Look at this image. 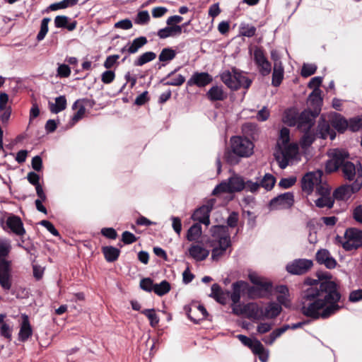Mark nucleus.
Listing matches in <instances>:
<instances>
[{
	"mask_svg": "<svg viewBox=\"0 0 362 362\" xmlns=\"http://www.w3.org/2000/svg\"><path fill=\"white\" fill-rule=\"evenodd\" d=\"M218 246L211 251V259L214 261H218L226 253V250L230 247L231 242L230 236L221 237L218 242Z\"/></svg>",
	"mask_w": 362,
	"mask_h": 362,
	"instance_id": "aec40b11",
	"label": "nucleus"
},
{
	"mask_svg": "<svg viewBox=\"0 0 362 362\" xmlns=\"http://www.w3.org/2000/svg\"><path fill=\"white\" fill-rule=\"evenodd\" d=\"M293 192H285L272 199L269 203L270 210H283L291 208L294 204Z\"/></svg>",
	"mask_w": 362,
	"mask_h": 362,
	"instance_id": "1a4fd4ad",
	"label": "nucleus"
},
{
	"mask_svg": "<svg viewBox=\"0 0 362 362\" xmlns=\"http://www.w3.org/2000/svg\"><path fill=\"white\" fill-rule=\"evenodd\" d=\"M318 279L306 278L304 285L308 286L301 295L303 315L313 320L328 319L339 312L341 295L338 285L330 280L329 274L317 275Z\"/></svg>",
	"mask_w": 362,
	"mask_h": 362,
	"instance_id": "f257e3e1",
	"label": "nucleus"
},
{
	"mask_svg": "<svg viewBox=\"0 0 362 362\" xmlns=\"http://www.w3.org/2000/svg\"><path fill=\"white\" fill-rule=\"evenodd\" d=\"M317 70V66L313 64H304L302 66L300 74L303 77L307 78L313 75Z\"/></svg>",
	"mask_w": 362,
	"mask_h": 362,
	"instance_id": "6e6d98bb",
	"label": "nucleus"
},
{
	"mask_svg": "<svg viewBox=\"0 0 362 362\" xmlns=\"http://www.w3.org/2000/svg\"><path fill=\"white\" fill-rule=\"evenodd\" d=\"M137 240V238L129 231H124L122 235V241L126 244L129 245Z\"/></svg>",
	"mask_w": 362,
	"mask_h": 362,
	"instance_id": "774afa93",
	"label": "nucleus"
},
{
	"mask_svg": "<svg viewBox=\"0 0 362 362\" xmlns=\"http://www.w3.org/2000/svg\"><path fill=\"white\" fill-rule=\"evenodd\" d=\"M21 317L22 322L18 333V340L21 342H25L33 335V329L28 316L23 314Z\"/></svg>",
	"mask_w": 362,
	"mask_h": 362,
	"instance_id": "5701e85b",
	"label": "nucleus"
},
{
	"mask_svg": "<svg viewBox=\"0 0 362 362\" xmlns=\"http://www.w3.org/2000/svg\"><path fill=\"white\" fill-rule=\"evenodd\" d=\"M83 104L84 107H89L90 108L93 107V106L95 105V102L94 100L88 99V98H83V99H78L74 102V103L72 105L73 110H76L78 105Z\"/></svg>",
	"mask_w": 362,
	"mask_h": 362,
	"instance_id": "e2e57ef3",
	"label": "nucleus"
},
{
	"mask_svg": "<svg viewBox=\"0 0 362 362\" xmlns=\"http://www.w3.org/2000/svg\"><path fill=\"white\" fill-rule=\"evenodd\" d=\"M185 82V77L181 74L166 81L164 84L167 86H180Z\"/></svg>",
	"mask_w": 362,
	"mask_h": 362,
	"instance_id": "69168bd1",
	"label": "nucleus"
},
{
	"mask_svg": "<svg viewBox=\"0 0 362 362\" xmlns=\"http://www.w3.org/2000/svg\"><path fill=\"white\" fill-rule=\"evenodd\" d=\"M230 291H223L218 284H214L211 286V297L214 298L218 303L226 305L230 298Z\"/></svg>",
	"mask_w": 362,
	"mask_h": 362,
	"instance_id": "bb28decb",
	"label": "nucleus"
},
{
	"mask_svg": "<svg viewBox=\"0 0 362 362\" xmlns=\"http://www.w3.org/2000/svg\"><path fill=\"white\" fill-rule=\"evenodd\" d=\"M202 234V226L200 223L193 224L187 230L186 238L189 241L199 243V239Z\"/></svg>",
	"mask_w": 362,
	"mask_h": 362,
	"instance_id": "e433bc0d",
	"label": "nucleus"
},
{
	"mask_svg": "<svg viewBox=\"0 0 362 362\" xmlns=\"http://www.w3.org/2000/svg\"><path fill=\"white\" fill-rule=\"evenodd\" d=\"M362 187V175L358 172V176L352 184L342 185L334 189L333 192V198L337 200H346L351 196L358 192Z\"/></svg>",
	"mask_w": 362,
	"mask_h": 362,
	"instance_id": "423d86ee",
	"label": "nucleus"
},
{
	"mask_svg": "<svg viewBox=\"0 0 362 362\" xmlns=\"http://www.w3.org/2000/svg\"><path fill=\"white\" fill-rule=\"evenodd\" d=\"M115 78V73L112 70H107L101 75V81L103 83H111Z\"/></svg>",
	"mask_w": 362,
	"mask_h": 362,
	"instance_id": "0e129e2a",
	"label": "nucleus"
},
{
	"mask_svg": "<svg viewBox=\"0 0 362 362\" xmlns=\"http://www.w3.org/2000/svg\"><path fill=\"white\" fill-rule=\"evenodd\" d=\"M188 251L190 257L199 262L206 259L209 255V250L199 244L192 245Z\"/></svg>",
	"mask_w": 362,
	"mask_h": 362,
	"instance_id": "c85d7f7f",
	"label": "nucleus"
},
{
	"mask_svg": "<svg viewBox=\"0 0 362 362\" xmlns=\"http://www.w3.org/2000/svg\"><path fill=\"white\" fill-rule=\"evenodd\" d=\"M322 175V170L305 173L300 181L302 190L308 194H310L313 192L314 187H317V185L321 182Z\"/></svg>",
	"mask_w": 362,
	"mask_h": 362,
	"instance_id": "6e6552de",
	"label": "nucleus"
},
{
	"mask_svg": "<svg viewBox=\"0 0 362 362\" xmlns=\"http://www.w3.org/2000/svg\"><path fill=\"white\" fill-rule=\"evenodd\" d=\"M318 115H315L310 108L304 110L298 115V123L297 128L303 131H310L314 126L315 119Z\"/></svg>",
	"mask_w": 362,
	"mask_h": 362,
	"instance_id": "f8f14e48",
	"label": "nucleus"
},
{
	"mask_svg": "<svg viewBox=\"0 0 362 362\" xmlns=\"http://www.w3.org/2000/svg\"><path fill=\"white\" fill-rule=\"evenodd\" d=\"M176 54V51L171 47H165L161 50L158 59L160 62H168L175 58Z\"/></svg>",
	"mask_w": 362,
	"mask_h": 362,
	"instance_id": "79ce46f5",
	"label": "nucleus"
},
{
	"mask_svg": "<svg viewBox=\"0 0 362 362\" xmlns=\"http://www.w3.org/2000/svg\"><path fill=\"white\" fill-rule=\"evenodd\" d=\"M246 317L253 321L264 320V309L255 303H249L243 306Z\"/></svg>",
	"mask_w": 362,
	"mask_h": 362,
	"instance_id": "f3484780",
	"label": "nucleus"
},
{
	"mask_svg": "<svg viewBox=\"0 0 362 362\" xmlns=\"http://www.w3.org/2000/svg\"><path fill=\"white\" fill-rule=\"evenodd\" d=\"M66 99L64 95H60L55 98V103H49L51 112L57 114L66 108Z\"/></svg>",
	"mask_w": 362,
	"mask_h": 362,
	"instance_id": "c9c22d12",
	"label": "nucleus"
},
{
	"mask_svg": "<svg viewBox=\"0 0 362 362\" xmlns=\"http://www.w3.org/2000/svg\"><path fill=\"white\" fill-rule=\"evenodd\" d=\"M277 147L279 151L282 154L281 158H297L296 155L298 153V145L296 143L281 145L279 142H277Z\"/></svg>",
	"mask_w": 362,
	"mask_h": 362,
	"instance_id": "393cba45",
	"label": "nucleus"
},
{
	"mask_svg": "<svg viewBox=\"0 0 362 362\" xmlns=\"http://www.w3.org/2000/svg\"><path fill=\"white\" fill-rule=\"evenodd\" d=\"M50 22L49 18H44L41 21L40 30L37 35V41L42 40L48 32V24Z\"/></svg>",
	"mask_w": 362,
	"mask_h": 362,
	"instance_id": "8fccbe9b",
	"label": "nucleus"
},
{
	"mask_svg": "<svg viewBox=\"0 0 362 362\" xmlns=\"http://www.w3.org/2000/svg\"><path fill=\"white\" fill-rule=\"evenodd\" d=\"M336 241L341 244L346 251L356 250L362 246V230L349 228L346 230L344 237L337 235Z\"/></svg>",
	"mask_w": 362,
	"mask_h": 362,
	"instance_id": "20e7f679",
	"label": "nucleus"
},
{
	"mask_svg": "<svg viewBox=\"0 0 362 362\" xmlns=\"http://www.w3.org/2000/svg\"><path fill=\"white\" fill-rule=\"evenodd\" d=\"M76 109H78V110L74 114V115L71 119V122H70L71 126L74 125L79 120H81L83 117L85 112H86V107H84L83 104L80 103V105H78V106Z\"/></svg>",
	"mask_w": 362,
	"mask_h": 362,
	"instance_id": "5fc2aeb1",
	"label": "nucleus"
},
{
	"mask_svg": "<svg viewBox=\"0 0 362 362\" xmlns=\"http://www.w3.org/2000/svg\"><path fill=\"white\" fill-rule=\"evenodd\" d=\"M284 69L283 65L274 66L272 73V85L274 87H278L284 79Z\"/></svg>",
	"mask_w": 362,
	"mask_h": 362,
	"instance_id": "58836bf2",
	"label": "nucleus"
},
{
	"mask_svg": "<svg viewBox=\"0 0 362 362\" xmlns=\"http://www.w3.org/2000/svg\"><path fill=\"white\" fill-rule=\"evenodd\" d=\"M221 79L230 89L236 90L243 87L248 89L252 81L243 75L236 68H232V71H225L221 74Z\"/></svg>",
	"mask_w": 362,
	"mask_h": 362,
	"instance_id": "7ed1b4c3",
	"label": "nucleus"
},
{
	"mask_svg": "<svg viewBox=\"0 0 362 362\" xmlns=\"http://www.w3.org/2000/svg\"><path fill=\"white\" fill-rule=\"evenodd\" d=\"M227 93L223 90V87L214 86L209 88L206 93V97L211 102L223 101L227 98Z\"/></svg>",
	"mask_w": 362,
	"mask_h": 362,
	"instance_id": "c756f323",
	"label": "nucleus"
},
{
	"mask_svg": "<svg viewBox=\"0 0 362 362\" xmlns=\"http://www.w3.org/2000/svg\"><path fill=\"white\" fill-rule=\"evenodd\" d=\"M155 284L151 278H144L140 281V287L142 290L151 292L153 291Z\"/></svg>",
	"mask_w": 362,
	"mask_h": 362,
	"instance_id": "052dcab7",
	"label": "nucleus"
},
{
	"mask_svg": "<svg viewBox=\"0 0 362 362\" xmlns=\"http://www.w3.org/2000/svg\"><path fill=\"white\" fill-rule=\"evenodd\" d=\"M303 136L300 139V144L303 148H307L315 141L317 136L315 132L310 131H303Z\"/></svg>",
	"mask_w": 362,
	"mask_h": 362,
	"instance_id": "a19ab883",
	"label": "nucleus"
},
{
	"mask_svg": "<svg viewBox=\"0 0 362 362\" xmlns=\"http://www.w3.org/2000/svg\"><path fill=\"white\" fill-rule=\"evenodd\" d=\"M230 143L233 152L240 157H249L253 152L254 144L247 138L233 136Z\"/></svg>",
	"mask_w": 362,
	"mask_h": 362,
	"instance_id": "0eeeda50",
	"label": "nucleus"
},
{
	"mask_svg": "<svg viewBox=\"0 0 362 362\" xmlns=\"http://www.w3.org/2000/svg\"><path fill=\"white\" fill-rule=\"evenodd\" d=\"M245 189V180L243 177L234 174L227 181H223L213 190V194L221 193H235Z\"/></svg>",
	"mask_w": 362,
	"mask_h": 362,
	"instance_id": "39448f33",
	"label": "nucleus"
},
{
	"mask_svg": "<svg viewBox=\"0 0 362 362\" xmlns=\"http://www.w3.org/2000/svg\"><path fill=\"white\" fill-rule=\"evenodd\" d=\"M211 210V207L203 205L193 213L192 218L194 221H197L199 223H203L208 226L210 223L209 214Z\"/></svg>",
	"mask_w": 362,
	"mask_h": 362,
	"instance_id": "a878e982",
	"label": "nucleus"
},
{
	"mask_svg": "<svg viewBox=\"0 0 362 362\" xmlns=\"http://www.w3.org/2000/svg\"><path fill=\"white\" fill-rule=\"evenodd\" d=\"M101 250L105 260L108 262H115L120 255V250L113 246H104Z\"/></svg>",
	"mask_w": 362,
	"mask_h": 362,
	"instance_id": "72a5a7b5",
	"label": "nucleus"
},
{
	"mask_svg": "<svg viewBox=\"0 0 362 362\" xmlns=\"http://www.w3.org/2000/svg\"><path fill=\"white\" fill-rule=\"evenodd\" d=\"M316 206L318 208L327 207L332 209L334 204L333 196H320L315 201Z\"/></svg>",
	"mask_w": 362,
	"mask_h": 362,
	"instance_id": "c03bdc74",
	"label": "nucleus"
},
{
	"mask_svg": "<svg viewBox=\"0 0 362 362\" xmlns=\"http://www.w3.org/2000/svg\"><path fill=\"white\" fill-rule=\"evenodd\" d=\"M332 127L339 133H344L348 129V120L338 113H334L329 119Z\"/></svg>",
	"mask_w": 362,
	"mask_h": 362,
	"instance_id": "cd10ccee",
	"label": "nucleus"
},
{
	"mask_svg": "<svg viewBox=\"0 0 362 362\" xmlns=\"http://www.w3.org/2000/svg\"><path fill=\"white\" fill-rule=\"evenodd\" d=\"M6 225L16 235L22 237L25 234L23 221L18 216L11 215L8 216Z\"/></svg>",
	"mask_w": 362,
	"mask_h": 362,
	"instance_id": "4be33fe9",
	"label": "nucleus"
},
{
	"mask_svg": "<svg viewBox=\"0 0 362 362\" xmlns=\"http://www.w3.org/2000/svg\"><path fill=\"white\" fill-rule=\"evenodd\" d=\"M170 289V284L166 280H163L160 284H155L153 292L159 296H163L167 294Z\"/></svg>",
	"mask_w": 362,
	"mask_h": 362,
	"instance_id": "37998d69",
	"label": "nucleus"
},
{
	"mask_svg": "<svg viewBox=\"0 0 362 362\" xmlns=\"http://www.w3.org/2000/svg\"><path fill=\"white\" fill-rule=\"evenodd\" d=\"M260 188L259 182L252 180L245 181V189L252 193L257 192Z\"/></svg>",
	"mask_w": 362,
	"mask_h": 362,
	"instance_id": "338daca9",
	"label": "nucleus"
},
{
	"mask_svg": "<svg viewBox=\"0 0 362 362\" xmlns=\"http://www.w3.org/2000/svg\"><path fill=\"white\" fill-rule=\"evenodd\" d=\"M250 349L254 354L258 356L259 359L262 362H266L267 361L268 354L266 353L265 349L260 341L254 339Z\"/></svg>",
	"mask_w": 362,
	"mask_h": 362,
	"instance_id": "7c9ffc66",
	"label": "nucleus"
},
{
	"mask_svg": "<svg viewBox=\"0 0 362 362\" xmlns=\"http://www.w3.org/2000/svg\"><path fill=\"white\" fill-rule=\"evenodd\" d=\"M76 21L69 23V18L66 16H57L54 18L55 27L66 28L69 31L74 30L76 27Z\"/></svg>",
	"mask_w": 362,
	"mask_h": 362,
	"instance_id": "f704fd0d",
	"label": "nucleus"
},
{
	"mask_svg": "<svg viewBox=\"0 0 362 362\" xmlns=\"http://www.w3.org/2000/svg\"><path fill=\"white\" fill-rule=\"evenodd\" d=\"M316 260L320 264H325L328 269H334L337 266V261L331 257L329 252L326 249L320 250L316 254Z\"/></svg>",
	"mask_w": 362,
	"mask_h": 362,
	"instance_id": "b1692460",
	"label": "nucleus"
},
{
	"mask_svg": "<svg viewBox=\"0 0 362 362\" xmlns=\"http://www.w3.org/2000/svg\"><path fill=\"white\" fill-rule=\"evenodd\" d=\"M254 62L257 66L259 74L266 76H268L272 71V64L268 61L264 54V52L262 48H257L254 52Z\"/></svg>",
	"mask_w": 362,
	"mask_h": 362,
	"instance_id": "9b49d317",
	"label": "nucleus"
},
{
	"mask_svg": "<svg viewBox=\"0 0 362 362\" xmlns=\"http://www.w3.org/2000/svg\"><path fill=\"white\" fill-rule=\"evenodd\" d=\"M340 169L341 170L343 177L349 181L355 180L358 176V172H360L362 175L361 165L359 164L358 167L356 166L353 163L348 160H345V161L341 162Z\"/></svg>",
	"mask_w": 362,
	"mask_h": 362,
	"instance_id": "a211bd4d",
	"label": "nucleus"
},
{
	"mask_svg": "<svg viewBox=\"0 0 362 362\" xmlns=\"http://www.w3.org/2000/svg\"><path fill=\"white\" fill-rule=\"evenodd\" d=\"M11 249V246L9 243L0 242V261L2 259H6V257L8 256L10 251Z\"/></svg>",
	"mask_w": 362,
	"mask_h": 362,
	"instance_id": "680f3d73",
	"label": "nucleus"
},
{
	"mask_svg": "<svg viewBox=\"0 0 362 362\" xmlns=\"http://www.w3.org/2000/svg\"><path fill=\"white\" fill-rule=\"evenodd\" d=\"M298 115L295 112H286L284 122L290 127H298Z\"/></svg>",
	"mask_w": 362,
	"mask_h": 362,
	"instance_id": "4d7b16f0",
	"label": "nucleus"
},
{
	"mask_svg": "<svg viewBox=\"0 0 362 362\" xmlns=\"http://www.w3.org/2000/svg\"><path fill=\"white\" fill-rule=\"evenodd\" d=\"M182 33V26L178 25H168L158 31V36L165 39L170 36L179 35Z\"/></svg>",
	"mask_w": 362,
	"mask_h": 362,
	"instance_id": "2f4dec72",
	"label": "nucleus"
},
{
	"mask_svg": "<svg viewBox=\"0 0 362 362\" xmlns=\"http://www.w3.org/2000/svg\"><path fill=\"white\" fill-rule=\"evenodd\" d=\"M330 126H332L330 122L327 121L322 115L318 121L316 132H315L317 137L325 139L329 136L331 140H334L336 137V132Z\"/></svg>",
	"mask_w": 362,
	"mask_h": 362,
	"instance_id": "2eb2a0df",
	"label": "nucleus"
},
{
	"mask_svg": "<svg viewBox=\"0 0 362 362\" xmlns=\"http://www.w3.org/2000/svg\"><path fill=\"white\" fill-rule=\"evenodd\" d=\"M212 81L213 77L207 72H194L187 81V86L202 88L211 83Z\"/></svg>",
	"mask_w": 362,
	"mask_h": 362,
	"instance_id": "6ab92c4d",
	"label": "nucleus"
},
{
	"mask_svg": "<svg viewBox=\"0 0 362 362\" xmlns=\"http://www.w3.org/2000/svg\"><path fill=\"white\" fill-rule=\"evenodd\" d=\"M281 305L275 302H271L264 310V319H274L281 313Z\"/></svg>",
	"mask_w": 362,
	"mask_h": 362,
	"instance_id": "473e14b6",
	"label": "nucleus"
},
{
	"mask_svg": "<svg viewBox=\"0 0 362 362\" xmlns=\"http://www.w3.org/2000/svg\"><path fill=\"white\" fill-rule=\"evenodd\" d=\"M148 43V40L144 36H141L133 40L131 44L129 43L128 54L136 53L141 47Z\"/></svg>",
	"mask_w": 362,
	"mask_h": 362,
	"instance_id": "4c0bfd02",
	"label": "nucleus"
},
{
	"mask_svg": "<svg viewBox=\"0 0 362 362\" xmlns=\"http://www.w3.org/2000/svg\"><path fill=\"white\" fill-rule=\"evenodd\" d=\"M232 291H230V299L233 305L238 304L240 301L241 294L246 293L248 296V283L240 280L232 284Z\"/></svg>",
	"mask_w": 362,
	"mask_h": 362,
	"instance_id": "dca6fc26",
	"label": "nucleus"
},
{
	"mask_svg": "<svg viewBox=\"0 0 362 362\" xmlns=\"http://www.w3.org/2000/svg\"><path fill=\"white\" fill-rule=\"evenodd\" d=\"M348 129L353 132H358L361 129H362V117H355L350 118L348 120Z\"/></svg>",
	"mask_w": 362,
	"mask_h": 362,
	"instance_id": "09e8293b",
	"label": "nucleus"
},
{
	"mask_svg": "<svg viewBox=\"0 0 362 362\" xmlns=\"http://www.w3.org/2000/svg\"><path fill=\"white\" fill-rule=\"evenodd\" d=\"M345 160H327L325 165V173L327 174L332 173L340 169L341 162Z\"/></svg>",
	"mask_w": 362,
	"mask_h": 362,
	"instance_id": "a18cd8bd",
	"label": "nucleus"
},
{
	"mask_svg": "<svg viewBox=\"0 0 362 362\" xmlns=\"http://www.w3.org/2000/svg\"><path fill=\"white\" fill-rule=\"evenodd\" d=\"M184 310L188 318L196 324L205 320L208 315L206 309L202 305H194L193 308L189 305H185Z\"/></svg>",
	"mask_w": 362,
	"mask_h": 362,
	"instance_id": "4468645a",
	"label": "nucleus"
},
{
	"mask_svg": "<svg viewBox=\"0 0 362 362\" xmlns=\"http://www.w3.org/2000/svg\"><path fill=\"white\" fill-rule=\"evenodd\" d=\"M322 90L320 89L313 90L309 95L308 103L309 107L315 115H319L322 105Z\"/></svg>",
	"mask_w": 362,
	"mask_h": 362,
	"instance_id": "412c9836",
	"label": "nucleus"
},
{
	"mask_svg": "<svg viewBox=\"0 0 362 362\" xmlns=\"http://www.w3.org/2000/svg\"><path fill=\"white\" fill-rule=\"evenodd\" d=\"M329 158H349V153L344 149H332L327 153Z\"/></svg>",
	"mask_w": 362,
	"mask_h": 362,
	"instance_id": "864d4df0",
	"label": "nucleus"
},
{
	"mask_svg": "<svg viewBox=\"0 0 362 362\" xmlns=\"http://www.w3.org/2000/svg\"><path fill=\"white\" fill-rule=\"evenodd\" d=\"M141 313L148 319L152 327L158 326L160 320L154 309H145L141 310Z\"/></svg>",
	"mask_w": 362,
	"mask_h": 362,
	"instance_id": "49530a36",
	"label": "nucleus"
},
{
	"mask_svg": "<svg viewBox=\"0 0 362 362\" xmlns=\"http://www.w3.org/2000/svg\"><path fill=\"white\" fill-rule=\"evenodd\" d=\"M331 187L321 179V182L316 187V194L320 196H331Z\"/></svg>",
	"mask_w": 362,
	"mask_h": 362,
	"instance_id": "603ef678",
	"label": "nucleus"
},
{
	"mask_svg": "<svg viewBox=\"0 0 362 362\" xmlns=\"http://www.w3.org/2000/svg\"><path fill=\"white\" fill-rule=\"evenodd\" d=\"M276 182V178L271 174L267 173L259 182L260 187H262L267 190H271Z\"/></svg>",
	"mask_w": 362,
	"mask_h": 362,
	"instance_id": "de8ad7c7",
	"label": "nucleus"
},
{
	"mask_svg": "<svg viewBox=\"0 0 362 362\" xmlns=\"http://www.w3.org/2000/svg\"><path fill=\"white\" fill-rule=\"evenodd\" d=\"M240 33L241 35L251 37L256 33V28L249 24H241L240 27Z\"/></svg>",
	"mask_w": 362,
	"mask_h": 362,
	"instance_id": "3c124183",
	"label": "nucleus"
},
{
	"mask_svg": "<svg viewBox=\"0 0 362 362\" xmlns=\"http://www.w3.org/2000/svg\"><path fill=\"white\" fill-rule=\"evenodd\" d=\"M12 332L13 328L8 324L4 323L0 325V335L8 341H11L12 339Z\"/></svg>",
	"mask_w": 362,
	"mask_h": 362,
	"instance_id": "13d9d810",
	"label": "nucleus"
},
{
	"mask_svg": "<svg viewBox=\"0 0 362 362\" xmlns=\"http://www.w3.org/2000/svg\"><path fill=\"white\" fill-rule=\"evenodd\" d=\"M313 264L311 260L306 259H299L294 260L292 263L286 266V270L288 273L296 275H302L308 272Z\"/></svg>",
	"mask_w": 362,
	"mask_h": 362,
	"instance_id": "ddd939ff",
	"label": "nucleus"
},
{
	"mask_svg": "<svg viewBox=\"0 0 362 362\" xmlns=\"http://www.w3.org/2000/svg\"><path fill=\"white\" fill-rule=\"evenodd\" d=\"M156 58V54L153 52H146L139 55L134 62V66H141L145 64L154 60Z\"/></svg>",
	"mask_w": 362,
	"mask_h": 362,
	"instance_id": "ea45409f",
	"label": "nucleus"
},
{
	"mask_svg": "<svg viewBox=\"0 0 362 362\" xmlns=\"http://www.w3.org/2000/svg\"><path fill=\"white\" fill-rule=\"evenodd\" d=\"M11 262L7 259L0 261V286L5 291L12 286Z\"/></svg>",
	"mask_w": 362,
	"mask_h": 362,
	"instance_id": "9d476101",
	"label": "nucleus"
},
{
	"mask_svg": "<svg viewBox=\"0 0 362 362\" xmlns=\"http://www.w3.org/2000/svg\"><path fill=\"white\" fill-rule=\"evenodd\" d=\"M248 279L255 285L251 286L248 284L249 298H263L272 292L273 286L271 281H265L263 277L258 276L256 273L249 274Z\"/></svg>",
	"mask_w": 362,
	"mask_h": 362,
	"instance_id": "f03ea898",
	"label": "nucleus"
},
{
	"mask_svg": "<svg viewBox=\"0 0 362 362\" xmlns=\"http://www.w3.org/2000/svg\"><path fill=\"white\" fill-rule=\"evenodd\" d=\"M290 141V130L287 127H282L279 132V137L277 142L281 145L286 144Z\"/></svg>",
	"mask_w": 362,
	"mask_h": 362,
	"instance_id": "bf43d9fd",
	"label": "nucleus"
}]
</instances>
